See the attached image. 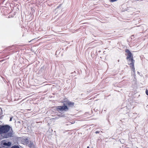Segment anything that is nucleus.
Listing matches in <instances>:
<instances>
[{"mask_svg":"<svg viewBox=\"0 0 148 148\" xmlns=\"http://www.w3.org/2000/svg\"><path fill=\"white\" fill-rule=\"evenodd\" d=\"M0 134L3 138H7L13 136L12 130L10 127L7 125L0 127Z\"/></svg>","mask_w":148,"mask_h":148,"instance_id":"1","label":"nucleus"},{"mask_svg":"<svg viewBox=\"0 0 148 148\" xmlns=\"http://www.w3.org/2000/svg\"><path fill=\"white\" fill-rule=\"evenodd\" d=\"M127 56L126 59L127 60L128 64L130 65V68L132 69V71L135 73V68L134 67V60L133 59V56L131 52L128 49H126L125 51Z\"/></svg>","mask_w":148,"mask_h":148,"instance_id":"2","label":"nucleus"},{"mask_svg":"<svg viewBox=\"0 0 148 148\" xmlns=\"http://www.w3.org/2000/svg\"><path fill=\"white\" fill-rule=\"evenodd\" d=\"M11 145V142L5 140H2L1 142V145L2 147H3L10 146Z\"/></svg>","mask_w":148,"mask_h":148,"instance_id":"3","label":"nucleus"},{"mask_svg":"<svg viewBox=\"0 0 148 148\" xmlns=\"http://www.w3.org/2000/svg\"><path fill=\"white\" fill-rule=\"evenodd\" d=\"M57 110L61 112L63 110H68V108L66 106H58L56 108Z\"/></svg>","mask_w":148,"mask_h":148,"instance_id":"4","label":"nucleus"},{"mask_svg":"<svg viewBox=\"0 0 148 148\" xmlns=\"http://www.w3.org/2000/svg\"><path fill=\"white\" fill-rule=\"evenodd\" d=\"M66 104L69 106H73L74 103L69 101H67L66 102Z\"/></svg>","mask_w":148,"mask_h":148,"instance_id":"5","label":"nucleus"},{"mask_svg":"<svg viewBox=\"0 0 148 148\" xmlns=\"http://www.w3.org/2000/svg\"><path fill=\"white\" fill-rule=\"evenodd\" d=\"M30 145V146L31 147H34V145L33 143L30 142V143L29 144V145Z\"/></svg>","mask_w":148,"mask_h":148,"instance_id":"6","label":"nucleus"},{"mask_svg":"<svg viewBox=\"0 0 148 148\" xmlns=\"http://www.w3.org/2000/svg\"><path fill=\"white\" fill-rule=\"evenodd\" d=\"M11 148H19V147L18 146L14 145Z\"/></svg>","mask_w":148,"mask_h":148,"instance_id":"7","label":"nucleus"},{"mask_svg":"<svg viewBox=\"0 0 148 148\" xmlns=\"http://www.w3.org/2000/svg\"><path fill=\"white\" fill-rule=\"evenodd\" d=\"M110 1L111 2H113L116 1H117V0H110Z\"/></svg>","mask_w":148,"mask_h":148,"instance_id":"8","label":"nucleus"},{"mask_svg":"<svg viewBox=\"0 0 148 148\" xmlns=\"http://www.w3.org/2000/svg\"><path fill=\"white\" fill-rule=\"evenodd\" d=\"M146 93L147 95H148V91L147 90L146 91Z\"/></svg>","mask_w":148,"mask_h":148,"instance_id":"9","label":"nucleus"},{"mask_svg":"<svg viewBox=\"0 0 148 148\" xmlns=\"http://www.w3.org/2000/svg\"><path fill=\"white\" fill-rule=\"evenodd\" d=\"M95 133H96V134H97V133H99V132H98V131H96Z\"/></svg>","mask_w":148,"mask_h":148,"instance_id":"10","label":"nucleus"},{"mask_svg":"<svg viewBox=\"0 0 148 148\" xmlns=\"http://www.w3.org/2000/svg\"><path fill=\"white\" fill-rule=\"evenodd\" d=\"M12 120V118H10V121H11Z\"/></svg>","mask_w":148,"mask_h":148,"instance_id":"11","label":"nucleus"},{"mask_svg":"<svg viewBox=\"0 0 148 148\" xmlns=\"http://www.w3.org/2000/svg\"><path fill=\"white\" fill-rule=\"evenodd\" d=\"M87 148H90V147L89 146H88Z\"/></svg>","mask_w":148,"mask_h":148,"instance_id":"12","label":"nucleus"}]
</instances>
